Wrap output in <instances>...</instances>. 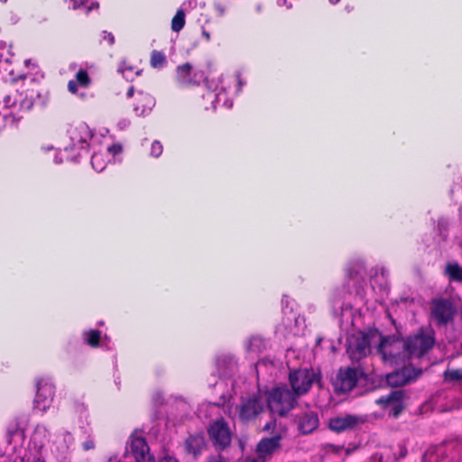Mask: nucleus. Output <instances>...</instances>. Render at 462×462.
<instances>
[{
  "label": "nucleus",
  "instance_id": "nucleus-49",
  "mask_svg": "<svg viewBox=\"0 0 462 462\" xmlns=\"http://www.w3.org/2000/svg\"><path fill=\"white\" fill-rule=\"evenodd\" d=\"M107 462H119L116 457H112Z\"/></svg>",
  "mask_w": 462,
  "mask_h": 462
},
{
  "label": "nucleus",
  "instance_id": "nucleus-13",
  "mask_svg": "<svg viewBox=\"0 0 462 462\" xmlns=\"http://www.w3.org/2000/svg\"><path fill=\"white\" fill-rule=\"evenodd\" d=\"M205 79L202 71H194L189 63L182 64L177 68L176 80L181 87L197 85Z\"/></svg>",
  "mask_w": 462,
  "mask_h": 462
},
{
  "label": "nucleus",
  "instance_id": "nucleus-9",
  "mask_svg": "<svg viewBox=\"0 0 462 462\" xmlns=\"http://www.w3.org/2000/svg\"><path fill=\"white\" fill-rule=\"evenodd\" d=\"M55 393V387L49 378H41L37 382V392L34 399L36 409L44 411L51 404Z\"/></svg>",
  "mask_w": 462,
  "mask_h": 462
},
{
  "label": "nucleus",
  "instance_id": "nucleus-14",
  "mask_svg": "<svg viewBox=\"0 0 462 462\" xmlns=\"http://www.w3.org/2000/svg\"><path fill=\"white\" fill-rule=\"evenodd\" d=\"M263 410V402L260 397L243 400L239 408V418L243 421L255 418Z\"/></svg>",
  "mask_w": 462,
  "mask_h": 462
},
{
  "label": "nucleus",
  "instance_id": "nucleus-25",
  "mask_svg": "<svg viewBox=\"0 0 462 462\" xmlns=\"http://www.w3.org/2000/svg\"><path fill=\"white\" fill-rule=\"evenodd\" d=\"M205 446V439L202 435L190 436L186 440V449L189 453L197 456L202 450Z\"/></svg>",
  "mask_w": 462,
  "mask_h": 462
},
{
  "label": "nucleus",
  "instance_id": "nucleus-22",
  "mask_svg": "<svg viewBox=\"0 0 462 462\" xmlns=\"http://www.w3.org/2000/svg\"><path fill=\"white\" fill-rule=\"evenodd\" d=\"M283 325L290 334L295 336L301 334L305 327L304 319L293 311L285 313Z\"/></svg>",
  "mask_w": 462,
  "mask_h": 462
},
{
  "label": "nucleus",
  "instance_id": "nucleus-36",
  "mask_svg": "<svg viewBox=\"0 0 462 462\" xmlns=\"http://www.w3.org/2000/svg\"><path fill=\"white\" fill-rule=\"evenodd\" d=\"M121 151H122L121 145L115 143V144H112L111 146L107 147L106 153L108 156L109 155L115 156L116 154L120 153Z\"/></svg>",
  "mask_w": 462,
  "mask_h": 462
},
{
  "label": "nucleus",
  "instance_id": "nucleus-41",
  "mask_svg": "<svg viewBox=\"0 0 462 462\" xmlns=\"http://www.w3.org/2000/svg\"><path fill=\"white\" fill-rule=\"evenodd\" d=\"M204 408H211V409H216L217 406L216 405H210V404H203L199 409V415L201 416L202 415V412H203V409Z\"/></svg>",
  "mask_w": 462,
  "mask_h": 462
},
{
  "label": "nucleus",
  "instance_id": "nucleus-12",
  "mask_svg": "<svg viewBox=\"0 0 462 462\" xmlns=\"http://www.w3.org/2000/svg\"><path fill=\"white\" fill-rule=\"evenodd\" d=\"M68 134L73 149H83L92 137L91 130L85 123H78L69 127Z\"/></svg>",
  "mask_w": 462,
  "mask_h": 462
},
{
  "label": "nucleus",
  "instance_id": "nucleus-39",
  "mask_svg": "<svg viewBox=\"0 0 462 462\" xmlns=\"http://www.w3.org/2000/svg\"><path fill=\"white\" fill-rule=\"evenodd\" d=\"M103 39L105 41H107L109 45H112L115 42V38H114L113 34L110 32H103Z\"/></svg>",
  "mask_w": 462,
  "mask_h": 462
},
{
  "label": "nucleus",
  "instance_id": "nucleus-21",
  "mask_svg": "<svg viewBox=\"0 0 462 462\" xmlns=\"http://www.w3.org/2000/svg\"><path fill=\"white\" fill-rule=\"evenodd\" d=\"M402 397V392L394 391L390 395L378 399L377 403L384 404L390 409L389 413L393 417H397L403 408L401 402Z\"/></svg>",
  "mask_w": 462,
  "mask_h": 462
},
{
  "label": "nucleus",
  "instance_id": "nucleus-24",
  "mask_svg": "<svg viewBox=\"0 0 462 462\" xmlns=\"http://www.w3.org/2000/svg\"><path fill=\"white\" fill-rule=\"evenodd\" d=\"M50 432L44 425H37L32 436V442L35 448L41 449L49 441Z\"/></svg>",
  "mask_w": 462,
  "mask_h": 462
},
{
  "label": "nucleus",
  "instance_id": "nucleus-58",
  "mask_svg": "<svg viewBox=\"0 0 462 462\" xmlns=\"http://www.w3.org/2000/svg\"><path fill=\"white\" fill-rule=\"evenodd\" d=\"M42 149H45V147H42ZM47 150H51V147H46Z\"/></svg>",
  "mask_w": 462,
  "mask_h": 462
},
{
  "label": "nucleus",
  "instance_id": "nucleus-27",
  "mask_svg": "<svg viewBox=\"0 0 462 462\" xmlns=\"http://www.w3.org/2000/svg\"><path fill=\"white\" fill-rule=\"evenodd\" d=\"M445 274L451 282H462V266L457 263L449 262L446 264Z\"/></svg>",
  "mask_w": 462,
  "mask_h": 462
},
{
  "label": "nucleus",
  "instance_id": "nucleus-11",
  "mask_svg": "<svg viewBox=\"0 0 462 462\" xmlns=\"http://www.w3.org/2000/svg\"><path fill=\"white\" fill-rule=\"evenodd\" d=\"M128 97H134L133 109L136 116H145L155 105L154 98L143 91L135 92L133 87L127 91Z\"/></svg>",
  "mask_w": 462,
  "mask_h": 462
},
{
  "label": "nucleus",
  "instance_id": "nucleus-33",
  "mask_svg": "<svg viewBox=\"0 0 462 462\" xmlns=\"http://www.w3.org/2000/svg\"><path fill=\"white\" fill-rule=\"evenodd\" d=\"M84 339L91 346H97L100 340L101 332L97 329H91L83 334Z\"/></svg>",
  "mask_w": 462,
  "mask_h": 462
},
{
  "label": "nucleus",
  "instance_id": "nucleus-23",
  "mask_svg": "<svg viewBox=\"0 0 462 462\" xmlns=\"http://www.w3.org/2000/svg\"><path fill=\"white\" fill-rule=\"evenodd\" d=\"M90 84V79L87 70L80 69L77 73L74 79L68 83V89L70 93H77L79 87L87 88Z\"/></svg>",
  "mask_w": 462,
  "mask_h": 462
},
{
  "label": "nucleus",
  "instance_id": "nucleus-3",
  "mask_svg": "<svg viewBox=\"0 0 462 462\" xmlns=\"http://www.w3.org/2000/svg\"><path fill=\"white\" fill-rule=\"evenodd\" d=\"M263 430H272L273 436L263 439L257 445L256 452L267 460L280 448V441L286 436L287 428L282 424L277 425L276 420H273L265 424Z\"/></svg>",
  "mask_w": 462,
  "mask_h": 462
},
{
  "label": "nucleus",
  "instance_id": "nucleus-47",
  "mask_svg": "<svg viewBox=\"0 0 462 462\" xmlns=\"http://www.w3.org/2000/svg\"><path fill=\"white\" fill-rule=\"evenodd\" d=\"M11 433L14 434V435H17V436H19L21 438L23 435V433L22 431L18 430H14V432H11Z\"/></svg>",
  "mask_w": 462,
  "mask_h": 462
},
{
  "label": "nucleus",
  "instance_id": "nucleus-32",
  "mask_svg": "<svg viewBox=\"0 0 462 462\" xmlns=\"http://www.w3.org/2000/svg\"><path fill=\"white\" fill-rule=\"evenodd\" d=\"M150 62L152 68L161 69L166 63V57L162 51H152Z\"/></svg>",
  "mask_w": 462,
  "mask_h": 462
},
{
  "label": "nucleus",
  "instance_id": "nucleus-5",
  "mask_svg": "<svg viewBox=\"0 0 462 462\" xmlns=\"http://www.w3.org/2000/svg\"><path fill=\"white\" fill-rule=\"evenodd\" d=\"M223 77L218 78L217 80L211 79L205 85L206 93L201 96L202 106L206 110L215 109L217 104L223 102V106L230 108L233 105L232 101L226 97L225 87L219 86L223 83Z\"/></svg>",
  "mask_w": 462,
  "mask_h": 462
},
{
  "label": "nucleus",
  "instance_id": "nucleus-59",
  "mask_svg": "<svg viewBox=\"0 0 462 462\" xmlns=\"http://www.w3.org/2000/svg\"><path fill=\"white\" fill-rule=\"evenodd\" d=\"M329 448H330L331 449H333V450L335 449V448H334V446H333V445H330V446H329Z\"/></svg>",
  "mask_w": 462,
  "mask_h": 462
},
{
  "label": "nucleus",
  "instance_id": "nucleus-15",
  "mask_svg": "<svg viewBox=\"0 0 462 462\" xmlns=\"http://www.w3.org/2000/svg\"><path fill=\"white\" fill-rule=\"evenodd\" d=\"M420 373V371H415V369L411 367L405 366L402 370L389 374L386 376V382L393 387L402 386L410 381L416 379Z\"/></svg>",
  "mask_w": 462,
  "mask_h": 462
},
{
  "label": "nucleus",
  "instance_id": "nucleus-42",
  "mask_svg": "<svg viewBox=\"0 0 462 462\" xmlns=\"http://www.w3.org/2000/svg\"><path fill=\"white\" fill-rule=\"evenodd\" d=\"M277 5L279 6H287V8H291V5H288L287 0H277Z\"/></svg>",
  "mask_w": 462,
  "mask_h": 462
},
{
  "label": "nucleus",
  "instance_id": "nucleus-48",
  "mask_svg": "<svg viewBox=\"0 0 462 462\" xmlns=\"http://www.w3.org/2000/svg\"><path fill=\"white\" fill-rule=\"evenodd\" d=\"M208 462H222L220 457H213L208 460Z\"/></svg>",
  "mask_w": 462,
  "mask_h": 462
},
{
  "label": "nucleus",
  "instance_id": "nucleus-10",
  "mask_svg": "<svg viewBox=\"0 0 462 462\" xmlns=\"http://www.w3.org/2000/svg\"><path fill=\"white\" fill-rule=\"evenodd\" d=\"M125 452L133 456L135 462H154L145 439L141 436L133 434L130 437Z\"/></svg>",
  "mask_w": 462,
  "mask_h": 462
},
{
  "label": "nucleus",
  "instance_id": "nucleus-8",
  "mask_svg": "<svg viewBox=\"0 0 462 462\" xmlns=\"http://www.w3.org/2000/svg\"><path fill=\"white\" fill-rule=\"evenodd\" d=\"M319 373L314 369H299L290 374V383L297 395L306 393L314 382H319Z\"/></svg>",
  "mask_w": 462,
  "mask_h": 462
},
{
  "label": "nucleus",
  "instance_id": "nucleus-4",
  "mask_svg": "<svg viewBox=\"0 0 462 462\" xmlns=\"http://www.w3.org/2000/svg\"><path fill=\"white\" fill-rule=\"evenodd\" d=\"M377 351L385 362L393 365H398L408 358L406 341L400 339L382 337L378 343Z\"/></svg>",
  "mask_w": 462,
  "mask_h": 462
},
{
  "label": "nucleus",
  "instance_id": "nucleus-37",
  "mask_svg": "<svg viewBox=\"0 0 462 462\" xmlns=\"http://www.w3.org/2000/svg\"><path fill=\"white\" fill-rule=\"evenodd\" d=\"M84 450H91L95 448V441L92 439H88L82 443Z\"/></svg>",
  "mask_w": 462,
  "mask_h": 462
},
{
  "label": "nucleus",
  "instance_id": "nucleus-34",
  "mask_svg": "<svg viewBox=\"0 0 462 462\" xmlns=\"http://www.w3.org/2000/svg\"><path fill=\"white\" fill-rule=\"evenodd\" d=\"M444 379L448 382H462V369H450L445 371Z\"/></svg>",
  "mask_w": 462,
  "mask_h": 462
},
{
  "label": "nucleus",
  "instance_id": "nucleus-55",
  "mask_svg": "<svg viewBox=\"0 0 462 462\" xmlns=\"http://www.w3.org/2000/svg\"><path fill=\"white\" fill-rule=\"evenodd\" d=\"M129 125V122H128V121H124V122L122 123V125H124V126H126V125Z\"/></svg>",
  "mask_w": 462,
  "mask_h": 462
},
{
  "label": "nucleus",
  "instance_id": "nucleus-40",
  "mask_svg": "<svg viewBox=\"0 0 462 462\" xmlns=\"http://www.w3.org/2000/svg\"><path fill=\"white\" fill-rule=\"evenodd\" d=\"M266 459L257 454L256 457H250L245 462H265Z\"/></svg>",
  "mask_w": 462,
  "mask_h": 462
},
{
  "label": "nucleus",
  "instance_id": "nucleus-35",
  "mask_svg": "<svg viewBox=\"0 0 462 462\" xmlns=\"http://www.w3.org/2000/svg\"><path fill=\"white\" fill-rule=\"evenodd\" d=\"M163 148L162 143L159 141H153L151 145L150 155L157 158L162 153Z\"/></svg>",
  "mask_w": 462,
  "mask_h": 462
},
{
  "label": "nucleus",
  "instance_id": "nucleus-1",
  "mask_svg": "<svg viewBox=\"0 0 462 462\" xmlns=\"http://www.w3.org/2000/svg\"><path fill=\"white\" fill-rule=\"evenodd\" d=\"M12 57L11 46L5 42H0V73L7 72L9 75L3 91L4 106L28 111L36 103L44 104L46 95L40 82L34 78L25 75L15 77L14 70L9 69Z\"/></svg>",
  "mask_w": 462,
  "mask_h": 462
},
{
  "label": "nucleus",
  "instance_id": "nucleus-45",
  "mask_svg": "<svg viewBox=\"0 0 462 462\" xmlns=\"http://www.w3.org/2000/svg\"><path fill=\"white\" fill-rule=\"evenodd\" d=\"M54 162L56 163H61L62 162V158L60 157V155L58 153H56L55 157H54Z\"/></svg>",
  "mask_w": 462,
  "mask_h": 462
},
{
  "label": "nucleus",
  "instance_id": "nucleus-38",
  "mask_svg": "<svg viewBox=\"0 0 462 462\" xmlns=\"http://www.w3.org/2000/svg\"><path fill=\"white\" fill-rule=\"evenodd\" d=\"M152 401L153 402L156 404V405H160V404H162L163 402V396H162V393L158 392V393H155L152 396Z\"/></svg>",
  "mask_w": 462,
  "mask_h": 462
},
{
  "label": "nucleus",
  "instance_id": "nucleus-44",
  "mask_svg": "<svg viewBox=\"0 0 462 462\" xmlns=\"http://www.w3.org/2000/svg\"><path fill=\"white\" fill-rule=\"evenodd\" d=\"M160 462H178L176 458L171 457H164L162 459L160 460Z\"/></svg>",
  "mask_w": 462,
  "mask_h": 462
},
{
  "label": "nucleus",
  "instance_id": "nucleus-29",
  "mask_svg": "<svg viewBox=\"0 0 462 462\" xmlns=\"http://www.w3.org/2000/svg\"><path fill=\"white\" fill-rule=\"evenodd\" d=\"M264 340L258 336L251 337L246 343V349L252 353H260L265 348Z\"/></svg>",
  "mask_w": 462,
  "mask_h": 462
},
{
  "label": "nucleus",
  "instance_id": "nucleus-46",
  "mask_svg": "<svg viewBox=\"0 0 462 462\" xmlns=\"http://www.w3.org/2000/svg\"><path fill=\"white\" fill-rule=\"evenodd\" d=\"M237 84H238L237 91H240L241 88H242V86H243V82H242V80H241L239 76H237Z\"/></svg>",
  "mask_w": 462,
  "mask_h": 462
},
{
  "label": "nucleus",
  "instance_id": "nucleus-28",
  "mask_svg": "<svg viewBox=\"0 0 462 462\" xmlns=\"http://www.w3.org/2000/svg\"><path fill=\"white\" fill-rule=\"evenodd\" d=\"M109 161L108 155L106 152H95L91 158V164L93 168L100 172L102 171Z\"/></svg>",
  "mask_w": 462,
  "mask_h": 462
},
{
  "label": "nucleus",
  "instance_id": "nucleus-53",
  "mask_svg": "<svg viewBox=\"0 0 462 462\" xmlns=\"http://www.w3.org/2000/svg\"><path fill=\"white\" fill-rule=\"evenodd\" d=\"M332 5H335L339 2V0H328Z\"/></svg>",
  "mask_w": 462,
  "mask_h": 462
},
{
  "label": "nucleus",
  "instance_id": "nucleus-52",
  "mask_svg": "<svg viewBox=\"0 0 462 462\" xmlns=\"http://www.w3.org/2000/svg\"><path fill=\"white\" fill-rule=\"evenodd\" d=\"M256 10H257V12H258V13H260V12L262 11V5H258L256 6Z\"/></svg>",
  "mask_w": 462,
  "mask_h": 462
},
{
  "label": "nucleus",
  "instance_id": "nucleus-19",
  "mask_svg": "<svg viewBox=\"0 0 462 462\" xmlns=\"http://www.w3.org/2000/svg\"><path fill=\"white\" fill-rule=\"evenodd\" d=\"M356 381L357 374L355 369H340L337 376V386L342 392H348L355 387Z\"/></svg>",
  "mask_w": 462,
  "mask_h": 462
},
{
  "label": "nucleus",
  "instance_id": "nucleus-6",
  "mask_svg": "<svg viewBox=\"0 0 462 462\" xmlns=\"http://www.w3.org/2000/svg\"><path fill=\"white\" fill-rule=\"evenodd\" d=\"M268 407L273 413L283 416L292 409L295 397L285 387H277L273 389L268 394Z\"/></svg>",
  "mask_w": 462,
  "mask_h": 462
},
{
  "label": "nucleus",
  "instance_id": "nucleus-31",
  "mask_svg": "<svg viewBox=\"0 0 462 462\" xmlns=\"http://www.w3.org/2000/svg\"><path fill=\"white\" fill-rule=\"evenodd\" d=\"M185 25V13L182 9H180L175 14L171 20V30L173 32H180Z\"/></svg>",
  "mask_w": 462,
  "mask_h": 462
},
{
  "label": "nucleus",
  "instance_id": "nucleus-30",
  "mask_svg": "<svg viewBox=\"0 0 462 462\" xmlns=\"http://www.w3.org/2000/svg\"><path fill=\"white\" fill-rule=\"evenodd\" d=\"M118 70L127 80H133L134 77L140 73V70L136 67L128 65L125 61L121 63Z\"/></svg>",
  "mask_w": 462,
  "mask_h": 462
},
{
  "label": "nucleus",
  "instance_id": "nucleus-50",
  "mask_svg": "<svg viewBox=\"0 0 462 462\" xmlns=\"http://www.w3.org/2000/svg\"><path fill=\"white\" fill-rule=\"evenodd\" d=\"M203 35H204V37H205L208 41L210 39V35H209V33H208V32H203Z\"/></svg>",
  "mask_w": 462,
  "mask_h": 462
},
{
  "label": "nucleus",
  "instance_id": "nucleus-26",
  "mask_svg": "<svg viewBox=\"0 0 462 462\" xmlns=\"http://www.w3.org/2000/svg\"><path fill=\"white\" fill-rule=\"evenodd\" d=\"M74 438L72 434L67 430H63L59 433L53 440V443L56 445L57 448L61 452L68 450L72 446Z\"/></svg>",
  "mask_w": 462,
  "mask_h": 462
},
{
  "label": "nucleus",
  "instance_id": "nucleus-43",
  "mask_svg": "<svg viewBox=\"0 0 462 462\" xmlns=\"http://www.w3.org/2000/svg\"><path fill=\"white\" fill-rule=\"evenodd\" d=\"M98 8V3H92L89 6L87 7V14H88L93 9Z\"/></svg>",
  "mask_w": 462,
  "mask_h": 462
},
{
  "label": "nucleus",
  "instance_id": "nucleus-56",
  "mask_svg": "<svg viewBox=\"0 0 462 462\" xmlns=\"http://www.w3.org/2000/svg\"><path fill=\"white\" fill-rule=\"evenodd\" d=\"M33 462H44V461L41 458H36L35 460H33Z\"/></svg>",
  "mask_w": 462,
  "mask_h": 462
},
{
  "label": "nucleus",
  "instance_id": "nucleus-18",
  "mask_svg": "<svg viewBox=\"0 0 462 462\" xmlns=\"http://www.w3.org/2000/svg\"><path fill=\"white\" fill-rule=\"evenodd\" d=\"M454 314V309L448 300H439L433 301L432 315L440 324H446Z\"/></svg>",
  "mask_w": 462,
  "mask_h": 462
},
{
  "label": "nucleus",
  "instance_id": "nucleus-7",
  "mask_svg": "<svg viewBox=\"0 0 462 462\" xmlns=\"http://www.w3.org/2000/svg\"><path fill=\"white\" fill-rule=\"evenodd\" d=\"M434 338L430 329L420 330L406 340L408 357H420L427 353L433 346Z\"/></svg>",
  "mask_w": 462,
  "mask_h": 462
},
{
  "label": "nucleus",
  "instance_id": "nucleus-17",
  "mask_svg": "<svg viewBox=\"0 0 462 462\" xmlns=\"http://www.w3.org/2000/svg\"><path fill=\"white\" fill-rule=\"evenodd\" d=\"M363 422V420L356 415H345L341 417H335L329 420L328 426L329 429L336 432H342L345 430H349L355 429L360 423Z\"/></svg>",
  "mask_w": 462,
  "mask_h": 462
},
{
  "label": "nucleus",
  "instance_id": "nucleus-60",
  "mask_svg": "<svg viewBox=\"0 0 462 462\" xmlns=\"http://www.w3.org/2000/svg\"><path fill=\"white\" fill-rule=\"evenodd\" d=\"M6 0H0V2L5 3Z\"/></svg>",
  "mask_w": 462,
  "mask_h": 462
},
{
  "label": "nucleus",
  "instance_id": "nucleus-57",
  "mask_svg": "<svg viewBox=\"0 0 462 462\" xmlns=\"http://www.w3.org/2000/svg\"><path fill=\"white\" fill-rule=\"evenodd\" d=\"M217 9L219 10V12H220L221 14H224V9H223V8H221V7H217Z\"/></svg>",
  "mask_w": 462,
  "mask_h": 462
},
{
  "label": "nucleus",
  "instance_id": "nucleus-51",
  "mask_svg": "<svg viewBox=\"0 0 462 462\" xmlns=\"http://www.w3.org/2000/svg\"><path fill=\"white\" fill-rule=\"evenodd\" d=\"M263 365V362H259V363H257V365H256V371H257V372H258L259 367H260L261 365Z\"/></svg>",
  "mask_w": 462,
  "mask_h": 462
},
{
  "label": "nucleus",
  "instance_id": "nucleus-54",
  "mask_svg": "<svg viewBox=\"0 0 462 462\" xmlns=\"http://www.w3.org/2000/svg\"><path fill=\"white\" fill-rule=\"evenodd\" d=\"M129 125V122H128V121H124V122L122 123V125H124V126H126V125Z\"/></svg>",
  "mask_w": 462,
  "mask_h": 462
},
{
  "label": "nucleus",
  "instance_id": "nucleus-2",
  "mask_svg": "<svg viewBox=\"0 0 462 462\" xmlns=\"http://www.w3.org/2000/svg\"><path fill=\"white\" fill-rule=\"evenodd\" d=\"M382 335L377 329L357 333L348 338L347 353L352 360H360L370 353L372 346H378Z\"/></svg>",
  "mask_w": 462,
  "mask_h": 462
},
{
  "label": "nucleus",
  "instance_id": "nucleus-20",
  "mask_svg": "<svg viewBox=\"0 0 462 462\" xmlns=\"http://www.w3.org/2000/svg\"><path fill=\"white\" fill-rule=\"evenodd\" d=\"M297 423L298 429L302 434H309L318 428L319 419L314 411H307L298 417Z\"/></svg>",
  "mask_w": 462,
  "mask_h": 462
},
{
  "label": "nucleus",
  "instance_id": "nucleus-16",
  "mask_svg": "<svg viewBox=\"0 0 462 462\" xmlns=\"http://www.w3.org/2000/svg\"><path fill=\"white\" fill-rule=\"evenodd\" d=\"M209 436L215 443L220 447H226L230 443L231 436L227 425L222 420H216L208 430Z\"/></svg>",
  "mask_w": 462,
  "mask_h": 462
}]
</instances>
